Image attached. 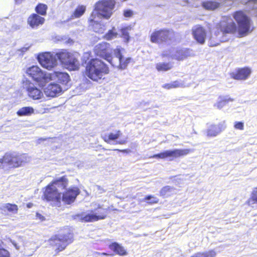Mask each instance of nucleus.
<instances>
[{
	"label": "nucleus",
	"mask_w": 257,
	"mask_h": 257,
	"mask_svg": "<svg viewBox=\"0 0 257 257\" xmlns=\"http://www.w3.org/2000/svg\"><path fill=\"white\" fill-rule=\"evenodd\" d=\"M6 164L10 168H16L21 167L28 162V157L26 154L6 153L5 154Z\"/></svg>",
	"instance_id": "11"
},
{
	"label": "nucleus",
	"mask_w": 257,
	"mask_h": 257,
	"mask_svg": "<svg viewBox=\"0 0 257 257\" xmlns=\"http://www.w3.org/2000/svg\"><path fill=\"white\" fill-rule=\"evenodd\" d=\"M0 210L4 212H7L11 214H17L19 210L18 206L16 204L6 203L2 207L0 208Z\"/></svg>",
	"instance_id": "25"
},
{
	"label": "nucleus",
	"mask_w": 257,
	"mask_h": 257,
	"mask_svg": "<svg viewBox=\"0 0 257 257\" xmlns=\"http://www.w3.org/2000/svg\"><path fill=\"white\" fill-rule=\"evenodd\" d=\"M94 19H95V16H94V15L93 14V13H92L90 16V18L89 20V21L90 23H93L94 22Z\"/></svg>",
	"instance_id": "45"
},
{
	"label": "nucleus",
	"mask_w": 257,
	"mask_h": 257,
	"mask_svg": "<svg viewBox=\"0 0 257 257\" xmlns=\"http://www.w3.org/2000/svg\"><path fill=\"white\" fill-rule=\"evenodd\" d=\"M173 65L171 62H159L156 64V68L159 72H165L171 70Z\"/></svg>",
	"instance_id": "28"
},
{
	"label": "nucleus",
	"mask_w": 257,
	"mask_h": 257,
	"mask_svg": "<svg viewBox=\"0 0 257 257\" xmlns=\"http://www.w3.org/2000/svg\"><path fill=\"white\" fill-rule=\"evenodd\" d=\"M170 34V31L168 29H163L156 30L151 34L150 41L153 43L162 44L171 40Z\"/></svg>",
	"instance_id": "14"
},
{
	"label": "nucleus",
	"mask_w": 257,
	"mask_h": 257,
	"mask_svg": "<svg viewBox=\"0 0 257 257\" xmlns=\"http://www.w3.org/2000/svg\"><path fill=\"white\" fill-rule=\"evenodd\" d=\"M213 37V36H211V38H210V39H211Z\"/></svg>",
	"instance_id": "50"
},
{
	"label": "nucleus",
	"mask_w": 257,
	"mask_h": 257,
	"mask_svg": "<svg viewBox=\"0 0 257 257\" xmlns=\"http://www.w3.org/2000/svg\"><path fill=\"white\" fill-rule=\"evenodd\" d=\"M45 22L44 18L35 13L31 14L27 19V24L32 29L38 28L42 26Z\"/></svg>",
	"instance_id": "19"
},
{
	"label": "nucleus",
	"mask_w": 257,
	"mask_h": 257,
	"mask_svg": "<svg viewBox=\"0 0 257 257\" xmlns=\"http://www.w3.org/2000/svg\"><path fill=\"white\" fill-rule=\"evenodd\" d=\"M114 55L115 57L118 59L119 61L117 67L121 70L125 69L132 60L131 57L124 56L121 50L119 49L115 50Z\"/></svg>",
	"instance_id": "20"
},
{
	"label": "nucleus",
	"mask_w": 257,
	"mask_h": 257,
	"mask_svg": "<svg viewBox=\"0 0 257 257\" xmlns=\"http://www.w3.org/2000/svg\"><path fill=\"white\" fill-rule=\"evenodd\" d=\"M68 182V179L65 175L52 180L44 188L43 200L59 206L61 202V193L58 190L56 186L66 189Z\"/></svg>",
	"instance_id": "3"
},
{
	"label": "nucleus",
	"mask_w": 257,
	"mask_h": 257,
	"mask_svg": "<svg viewBox=\"0 0 257 257\" xmlns=\"http://www.w3.org/2000/svg\"><path fill=\"white\" fill-rule=\"evenodd\" d=\"M109 248L115 253L120 256H124L127 254V252L124 248L116 242H113L110 244Z\"/></svg>",
	"instance_id": "23"
},
{
	"label": "nucleus",
	"mask_w": 257,
	"mask_h": 257,
	"mask_svg": "<svg viewBox=\"0 0 257 257\" xmlns=\"http://www.w3.org/2000/svg\"><path fill=\"white\" fill-rule=\"evenodd\" d=\"M181 85L182 84L179 81L176 80L171 83L163 84L162 87L166 89H171L180 87Z\"/></svg>",
	"instance_id": "36"
},
{
	"label": "nucleus",
	"mask_w": 257,
	"mask_h": 257,
	"mask_svg": "<svg viewBox=\"0 0 257 257\" xmlns=\"http://www.w3.org/2000/svg\"><path fill=\"white\" fill-rule=\"evenodd\" d=\"M86 11V7L84 5H78L71 15V19L79 18L81 17Z\"/></svg>",
	"instance_id": "26"
},
{
	"label": "nucleus",
	"mask_w": 257,
	"mask_h": 257,
	"mask_svg": "<svg viewBox=\"0 0 257 257\" xmlns=\"http://www.w3.org/2000/svg\"><path fill=\"white\" fill-rule=\"evenodd\" d=\"M74 240L73 233L67 231L62 234H55L52 236L48 242L50 246L55 247V254L65 249L66 247Z\"/></svg>",
	"instance_id": "4"
},
{
	"label": "nucleus",
	"mask_w": 257,
	"mask_h": 257,
	"mask_svg": "<svg viewBox=\"0 0 257 257\" xmlns=\"http://www.w3.org/2000/svg\"><path fill=\"white\" fill-rule=\"evenodd\" d=\"M113 151H117V152H123V153H129L131 152V150H128V149H124V150H119V149H113Z\"/></svg>",
	"instance_id": "44"
},
{
	"label": "nucleus",
	"mask_w": 257,
	"mask_h": 257,
	"mask_svg": "<svg viewBox=\"0 0 257 257\" xmlns=\"http://www.w3.org/2000/svg\"><path fill=\"white\" fill-rule=\"evenodd\" d=\"M62 88L60 86L55 83H51L45 88V92L48 96L55 97L60 94Z\"/></svg>",
	"instance_id": "21"
},
{
	"label": "nucleus",
	"mask_w": 257,
	"mask_h": 257,
	"mask_svg": "<svg viewBox=\"0 0 257 257\" xmlns=\"http://www.w3.org/2000/svg\"><path fill=\"white\" fill-rule=\"evenodd\" d=\"M133 11L131 10H126L123 12V16L125 17H131L133 16Z\"/></svg>",
	"instance_id": "42"
},
{
	"label": "nucleus",
	"mask_w": 257,
	"mask_h": 257,
	"mask_svg": "<svg viewBox=\"0 0 257 257\" xmlns=\"http://www.w3.org/2000/svg\"><path fill=\"white\" fill-rule=\"evenodd\" d=\"M251 69L247 67L237 69L230 74L231 78L235 80H244L247 79L251 73Z\"/></svg>",
	"instance_id": "18"
},
{
	"label": "nucleus",
	"mask_w": 257,
	"mask_h": 257,
	"mask_svg": "<svg viewBox=\"0 0 257 257\" xmlns=\"http://www.w3.org/2000/svg\"><path fill=\"white\" fill-rule=\"evenodd\" d=\"M6 164V161L5 158V155L2 158H0V168H3L4 167V164Z\"/></svg>",
	"instance_id": "43"
},
{
	"label": "nucleus",
	"mask_w": 257,
	"mask_h": 257,
	"mask_svg": "<svg viewBox=\"0 0 257 257\" xmlns=\"http://www.w3.org/2000/svg\"><path fill=\"white\" fill-rule=\"evenodd\" d=\"M47 6L42 3L38 4L35 9L36 12V14H37L40 16H46L47 15Z\"/></svg>",
	"instance_id": "31"
},
{
	"label": "nucleus",
	"mask_w": 257,
	"mask_h": 257,
	"mask_svg": "<svg viewBox=\"0 0 257 257\" xmlns=\"http://www.w3.org/2000/svg\"><path fill=\"white\" fill-rule=\"evenodd\" d=\"M23 84L28 97L33 100H39L44 97L43 88L34 84L29 80L23 81Z\"/></svg>",
	"instance_id": "10"
},
{
	"label": "nucleus",
	"mask_w": 257,
	"mask_h": 257,
	"mask_svg": "<svg viewBox=\"0 0 257 257\" xmlns=\"http://www.w3.org/2000/svg\"><path fill=\"white\" fill-rule=\"evenodd\" d=\"M117 36L118 33L116 29L114 27H113L111 29L108 30V31L103 36V38L106 40L110 41L116 38Z\"/></svg>",
	"instance_id": "34"
},
{
	"label": "nucleus",
	"mask_w": 257,
	"mask_h": 257,
	"mask_svg": "<svg viewBox=\"0 0 257 257\" xmlns=\"http://www.w3.org/2000/svg\"><path fill=\"white\" fill-rule=\"evenodd\" d=\"M80 191L77 187L69 188L61 195V201L66 204H70L75 201Z\"/></svg>",
	"instance_id": "15"
},
{
	"label": "nucleus",
	"mask_w": 257,
	"mask_h": 257,
	"mask_svg": "<svg viewBox=\"0 0 257 257\" xmlns=\"http://www.w3.org/2000/svg\"><path fill=\"white\" fill-rule=\"evenodd\" d=\"M220 4L213 1L204 2L202 4V7L207 10H214L219 7Z\"/></svg>",
	"instance_id": "32"
},
{
	"label": "nucleus",
	"mask_w": 257,
	"mask_h": 257,
	"mask_svg": "<svg viewBox=\"0 0 257 257\" xmlns=\"http://www.w3.org/2000/svg\"><path fill=\"white\" fill-rule=\"evenodd\" d=\"M34 113V109L31 106L23 107L17 112V115L20 116L31 115Z\"/></svg>",
	"instance_id": "29"
},
{
	"label": "nucleus",
	"mask_w": 257,
	"mask_h": 257,
	"mask_svg": "<svg viewBox=\"0 0 257 257\" xmlns=\"http://www.w3.org/2000/svg\"><path fill=\"white\" fill-rule=\"evenodd\" d=\"M161 56H162V57H164H164H166L167 56V54H166L163 53V54H162Z\"/></svg>",
	"instance_id": "47"
},
{
	"label": "nucleus",
	"mask_w": 257,
	"mask_h": 257,
	"mask_svg": "<svg viewBox=\"0 0 257 257\" xmlns=\"http://www.w3.org/2000/svg\"><path fill=\"white\" fill-rule=\"evenodd\" d=\"M126 141L125 140H121L120 141L117 142L116 144H119V145H123L125 144Z\"/></svg>",
	"instance_id": "46"
},
{
	"label": "nucleus",
	"mask_w": 257,
	"mask_h": 257,
	"mask_svg": "<svg viewBox=\"0 0 257 257\" xmlns=\"http://www.w3.org/2000/svg\"><path fill=\"white\" fill-rule=\"evenodd\" d=\"M192 56V50L190 48H181L177 49L172 56V58L177 61H183Z\"/></svg>",
	"instance_id": "22"
},
{
	"label": "nucleus",
	"mask_w": 257,
	"mask_h": 257,
	"mask_svg": "<svg viewBox=\"0 0 257 257\" xmlns=\"http://www.w3.org/2000/svg\"><path fill=\"white\" fill-rule=\"evenodd\" d=\"M217 253L215 250L210 249L204 251H199L195 253L190 257H215Z\"/></svg>",
	"instance_id": "27"
},
{
	"label": "nucleus",
	"mask_w": 257,
	"mask_h": 257,
	"mask_svg": "<svg viewBox=\"0 0 257 257\" xmlns=\"http://www.w3.org/2000/svg\"><path fill=\"white\" fill-rule=\"evenodd\" d=\"M56 80L62 85H67L70 81V77L68 73L59 71H53L50 73L49 82Z\"/></svg>",
	"instance_id": "17"
},
{
	"label": "nucleus",
	"mask_w": 257,
	"mask_h": 257,
	"mask_svg": "<svg viewBox=\"0 0 257 257\" xmlns=\"http://www.w3.org/2000/svg\"><path fill=\"white\" fill-rule=\"evenodd\" d=\"M192 34L196 41L200 44H203L205 42L206 31L200 25H197L192 30Z\"/></svg>",
	"instance_id": "16"
},
{
	"label": "nucleus",
	"mask_w": 257,
	"mask_h": 257,
	"mask_svg": "<svg viewBox=\"0 0 257 257\" xmlns=\"http://www.w3.org/2000/svg\"><path fill=\"white\" fill-rule=\"evenodd\" d=\"M0 257H10V254L8 250L4 248H0Z\"/></svg>",
	"instance_id": "40"
},
{
	"label": "nucleus",
	"mask_w": 257,
	"mask_h": 257,
	"mask_svg": "<svg viewBox=\"0 0 257 257\" xmlns=\"http://www.w3.org/2000/svg\"><path fill=\"white\" fill-rule=\"evenodd\" d=\"M101 254L102 255H107V253L103 252V253H101Z\"/></svg>",
	"instance_id": "48"
},
{
	"label": "nucleus",
	"mask_w": 257,
	"mask_h": 257,
	"mask_svg": "<svg viewBox=\"0 0 257 257\" xmlns=\"http://www.w3.org/2000/svg\"><path fill=\"white\" fill-rule=\"evenodd\" d=\"M191 152L192 150L190 149L167 150L159 154H155L152 156L150 157V158L161 159L170 158V160H173L174 159L186 156Z\"/></svg>",
	"instance_id": "12"
},
{
	"label": "nucleus",
	"mask_w": 257,
	"mask_h": 257,
	"mask_svg": "<svg viewBox=\"0 0 257 257\" xmlns=\"http://www.w3.org/2000/svg\"><path fill=\"white\" fill-rule=\"evenodd\" d=\"M230 100L232 101L231 99H226L224 98H221L220 99L219 101H218L215 104V106L219 109L222 108L224 106H225L228 102Z\"/></svg>",
	"instance_id": "38"
},
{
	"label": "nucleus",
	"mask_w": 257,
	"mask_h": 257,
	"mask_svg": "<svg viewBox=\"0 0 257 257\" xmlns=\"http://www.w3.org/2000/svg\"><path fill=\"white\" fill-rule=\"evenodd\" d=\"M246 204L249 206L257 204V187L253 188L250 197L246 201Z\"/></svg>",
	"instance_id": "33"
},
{
	"label": "nucleus",
	"mask_w": 257,
	"mask_h": 257,
	"mask_svg": "<svg viewBox=\"0 0 257 257\" xmlns=\"http://www.w3.org/2000/svg\"><path fill=\"white\" fill-rule=\"evenodd\" d=\"M234 127L236 130H243L244 129V124L241 121H236L234 122Z\"/></svg>",
	"instance_id": "41"
},
{
	"label": "nucleus",
	"mask_w": 257,
	"mask_h": 257,
	"mask_svg": "<svg viewBox=\"0 0 257 257\" xmlns=\"http://www.w3.org/2000/svg\"><path fill=\"white\" fill-rule=\"evenodd\" d=\"M144 200L150 205L157 204L159 202V199L157 197L151 195L145 196Z\"/></svg>",
	"instance_id": "37"
},
{
	"label": "nucleus",
	"mask_w": 257,
	"mask_h": 257,
	"mask_svg": "<svg viewBox=\"0 0 257 257\" xmlns=\"http://www.w3.org/2000/svg\"><path fill=\"white\" fill-rule=\"evenodd\" d=\"M175 189L170 186H165L162 188L160 191V195L163 198L168 197L173 194Z\"/></svg>",
	"instance_id": "30"
},
{
	"label": "nucleus",
	"mask_w": 257,
	"mask_h": 257,
	"mask_svg": "<svg viewBox=\"0 0 257 257\" xmlns=\"http://www.w3.org/2000/svg\"><path fill=\"white\" fill-rule=\"evenodd\" d=\"M16 2H19L20 0H15Z\"/></svg>",
	"instance_id": "49"
},
{
	"label": "nucleus",
	"mask_w": 257,
	"mask_h": 257,
	"mask_svg": "<svg viewBox=\"0 0 257 257\" xmlns=\"http://www.w3.org/2000/svg\"><path fill=\"white\" fill-rule=\"evenodd\" d=\"M56 57L66 68L70 71L77 70L79 68V62L74 55L67 50L62 49L55 54Z\"/></svg>",
	"instance_id": "6"
},
{
	"label": "nucleus",
	"mask_w": 257,
	"mask_h": 257,
	"mask_svg": "<svg viewBox=\"0 0 257 257\" xmlns=\"http://www.w3.org/2000/svg\"><path fill=\"white\" fill-rule=\"evenodd\" d=\"M121 33V37L123 38L126 42H128L130 40V36L128 29L127 27L122 28L120 30Z\"/></svg>",
	"instance_id": "39"
},
{
	"label": "nucleus",
	"mask_w": 257,
	"mask_h": 257,
	"mask_svg": "<svg viewBox=\"0 0 257 257\" xmlns=\"http://www.w3.org/2000/svg\"><path fill=\"white\" fill-rule=\"evenodd\" d=\"M121 135L120 131L117 130L114 133L105 134L102 136L101 138L105 142L110 143V142L115 141L118 139Z\"/></svg>",
	"instance_id": "24"
},
{
	"label": "nucleus",
	"mask_w": 257,
	"mask_h": 257,
	"mask_svg": "<svg viewBox=\"0 0 257 257\" xmlns=\"http://www.w3.org/2000/svg\"><path fill=\"white\" fill-rule=\"evenodd\" d=\"M110 72L107 64L98 58L90 59L86 63L84 69V75L93 82L100 83L106 78Z\"/></svg>",
	"instance_id": "2"
},
{
	"label": "nucleus",
	"mask_w": 257,
	"mask_h": 257,
	"mask_svg": "<svg viewBox=\"0 0 257 257\" xmlns=\"http://www.w3.org/2000/svg\"><path fill=\"white\" fill-rule=\"evenodd\" d=\"M55 55L48 52L40 53L37 59L40 65L44 68L51 70L57 65V60Z\"/></svg>",
	"instance_id": "13"
},
{
	"label": "nucleus",
	"mask_w": 257,
	"mask_h": 257,
	"mask_svg": "<svg viewBox=\"0 0 257 257\" xmlns=\"http://www.w3.org/2000/svg\"><path fill=\"white\" fill-rule=\"evenodd\" d=\"M232 17L238 25L237 28L230 16H224L215 26L214 35L216 37L220 38L227 34H234L237 29L239 37L246 36L252 31L250 19L243 11L234 12Z\"/></svg>",
	"instance_id": "1"
},
{
	"label": "nucleus",
	"mask_w": 257,
	"mask_h": 257,
	"mask_svg": "<svg viewBox=\"0 0 257 257\" xmlns=\"http://www.w3.org/2000/svg\"><path fill=\"white\" fill-rule=\"evenodd\" d=\"M108 208H103L100 205H98L94 210H91L90 213L82 212L75 215L74 218L81 222H92L105 219L107 216Z\"/></svg>",
	"instance_id": "5"
},
{
	"label": "nucleus",
	"mask_w": 257,
	"mask_h": 257,
	"mask_svg": "<svg viewBox=\"0 0 257 257\" xmlns=\"http://www.w3.org/2000/svg\"><path fill=\"white\" fill-rule=\"evenodd\" d=\"M116 5L115 0H100L95 5V10L98 15L105 19L112 15Z\"/></svg>",
	"instance_id": "8"
},
{
	"label": "nucleus",
	"mask_w": 257,
	"mask_h": 257,
	"mask_svg": "<svg viewBox=\"0 0 257 257\" xmlns=\"http://www.w3.org/2000/svg\"><path fill=\"white\" fill-rule=\"evenodd\" d=\"M93 53L96 56L100 57L108 61L112 66H115L112 62V51L109 43L105 42L98 43L94 47Z\"/></svg>",
	"instance_id": "9"
},
{
	"label": "nucleus",
	"mask_w": 257,
	"mask_h": 257,
	"mask_svg": "<svg viewBox=\"0 0 257 257\" xmlns=\"http://www.w3.org/2000/svg\"><path fill=\"white\" fill-rule=\"evenodd\" d=\"M221 131L219 126L216 125H212L207 131V136L209 137H215Z\"/></svg>",
	"instance_id": "35"
},
{
	"label": "nucleus",
	"mask_w": 257,
	"mask_h": 257,
	"mask_svg": "<svg viewBox=\"0 0 257 257\" xmlns=\"http://www.w3.org/2000/svg\"><path fill=\"white\" fill-rule=\"evenodd\" d=\"M26 72L40 87H44L49 82L50 73L43 71L38 66L33 65L29 67Z\"/></svg>",
	"instance_id": "7"
}]
</instances>
